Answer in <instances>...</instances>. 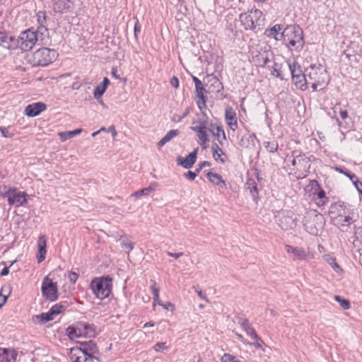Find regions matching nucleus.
Wrapping results in <instances>:
<instances>
[{
    "mask_svg": "<svg viewBox=\"0 0 362 362\" xmlns=\"http://www.w3.org/2000/svg\"><path fill=\"white\" fill-rule=\"evenodd\" d=\"M158 305L162 306L164 309L168 310H171V311H173L175 308L174 305L169 302H168L166 303H158Z\"/></svg>",
    "mask_w": 362,
    "mask_h": 362,
    "instance_id": "57",
    "label": "nucleus"
},
{
    "mask_svg": "<svg viewBox=\"0 0 362 362\" xmlns=\"http://www.w3.org/2000/svg\"><path fill=\"white\" fill-rule=\"evenodd\" d=\"M245 189L250 192V194L256 203L259 199V189L257 184L253 178H248L245 183Z\"/></svg>",
    "mask_w": 362,
    "mask_h": 362,
    "instance_id": "21",
    "label": "nucleus"
},
{
    "mask_svg": "<svg viewBox=\"0 0 362 362\" xmlns=\"http://www.w3.org/2000/svg\"><path fill=\"white\" fill-rule=\"evenodd\" d=\"M57 57L55 49L42 47L33 53L29 62L33 66H45L54 62Z\"/></svg>",
    "mask_w": 362,
    "mask_h": 362,
    "instance_id": "4",
    "label": "nucleus"
},
{
    "mask_svg": "<svg viewBox=\"0 0 362 362\" xmlns=\"http://www.w3.org/2000/svg\"><path fill=\"white\" fill-rule=\"evenodd\" d=\"M66 308L67 305L66 304V302H61L54 305L49 310L50 311V313H52L54 317L63 313L66 309Z\"/></svg>",
    "mask_w": 362,
    "mask_h": 362,
    "instance_id": "34",
    "label": "nucleus"
},
{
    "mask_svg": "<svg viewBox=\"0 0 362 362\" xmlns=\"http://www.w3.org/2000/svg\"><path fill=\"white\" fill-rule=\"evenodd\" d=\"M1 195L6 198L9 205L20 206L27 202L28 194L24 192H20L15 187H8L6 185L2 187Z\"/></svg>",
    "mask_w": 362,
    "mask_h": 362,
    "instance_id": "8",
    "label": "nucleus"
},
{
    "mask_svg": "<svg viewBox=\"0 0 362 362\" xmlns=\"http://www.w3.org/2000/svg\"><path fill=\"white\" fill-rule=\"evenodd\" d=\"M167 255L169 257H174L175 259H178L180 257L183 256V253L182 252L173 253L171 252H167Z\"/></svg>",
    "mask_w": 362,
    "mask_h": 362,
    "instance_id": "64",
    "label": "nucleus"
},
{
    "mask_svg": "<svg viewBox=\"0 0 362 362\" xmlns=\"http://www.w3.org/2000/svg\"><path fill=\"white\" fill-rule=\"evenodd\" d=\"M66 334L68 337L70 339H74V337H80L82 335H79L80 334V329H78V322L76 325V327L74 326H69L66 329Z\"/></svg>",
    "mask_w": 362,
    "mask_h": 362,
    "instance_id": "37",
    "label": "nucleus"
},
{
    "mask_svg": "<svg viewBox=\"0 0 362 362\" xmlns=\"http://www.w3.org/2000/svg\"><path fill=\"white\" fill-rule=\"evenodd\" d=\"M336 169L341 173L344 174L345 176L348 177L350 179V180L355 179L356 175L351 173L348 170L342 169V168H337Z\"/></svg>",
    "mask_w": 362,
    "mask_h": 362,
    "instance_id": "50",
    "label": "nucleus"
},
{
    "mask_svg": "<svg viewBox=\"0 0 362 362\" xmlns=\"http://www.w3.org/2000/svg\"><path fill=\"white\" fill-rule=\"evenodd\" d=\"M0 46L7 49H15L18 42L14 36L9 35L6 31H0Z\"/></svg>",
    "mask_w": 362,
    "mask_h": 362,
    "instance_id": "14",
    "label": "nucleus"
},
{
    "mask_svg": "<svg viewBox=\"0 0 362 362\" xmlns=\"http://www.w3.org/2000/svg\"><path fill=\"white\" fill-rule=\"evenodd\" d=\"M239 18L246 30H254L257 27L260 29V27L264 24V20L262 12L259 9H255L248 13H241Z\"/></svg>",
    "mask_w": 362,
    "mask_h": 362,
    "instance_id": "7",
    "label": "nucleus"
},
{
    "mask_svg": "<svg viewBox=\"0 0 362 362\" xmlns=\"http://www.w3.org/2000/svg\"><path fill=\"white\" fill-rule=\"evenodd\" d=\"M309 254L308 250L303 247H298L294 250L293 259L294 260H303L305 259Z\"/></svg>",
    "mask_w": 362,
    "mask_h": 362,
    "instance_id": "33",
    "label": "nucleus"
},
{
    "mask_svg": "<svg viewBox=\"0 0 362 362\" xmlns=\"http://www.w3.org/2000/svg\"><path fill=\"white\" fill-rule=\"evenodd\" d=\"M82 354L78 346L73 347L70 349L69 357L73 362H80V354Z\"/></svg>",
    "mask_w": 362,
    "mask_h": 362,
    "instance_id": "40",
    "label": "nucleus"
},
{
    "mask_svg": "<svg viewBox=\"0 0 362 362\" xmlns=\"http://www.w3.org/2000/svg\"><path fill=\"white\" fill-rule=\"evenodd\" d=\"M105 131H106L107 133H111L113 138H115V136H117V132L113 125L109 127L107 129L105 128Z\"/></svg>",
    "mask_w": 362,
    "mask_h": 362,
    "instance_id": "63",
    "label": "nucleus"
},
{
    "mask_svg": "<svg viewBox=\"0 0 362 362\" xmlns=\"http://www.w3.org/2000/svg\"><path fill=\"white\" fill-rule=\"evenodd\" d=\"M284 66L282 64H279L278 63H274L273 69L272 71V74L275 76L276 78H280L281 80L284 79Z\"/></svg>",
    "mask_w": 362,
    "mask_h": 362,
    "instance_id": "35",
    "label": "nucleus"
},
{
    "mask_svg": "<svg viewBox=\"0 0 362 362\" xmlns=\"http://www.w3.org/2000/svg\"><path fill=\"white\" fill-rule=\"evenodd\" d=\"M264 144L265 148L270 153H275L278 150L279 146L275 141L264 142Z\"/></svg>",
    "mask_w": 362,
    "mask_h": 362,
    "instance_id": "45",
    "label": "nucleus"
},
{
    "mask_svg": "<svg viewBox=\"0 0 362 362\" xmlns=\"http://www.w3.org/2000/svg\"><path fill=\"white\" fill-rule=\"evenodd\" d=\"M238 323L240 325L248 336L252 337H257V334L253 327H251L249 321L246 318H239Z\"/></svg>",
    "mask_w": 362,
    "mask_h": 362,
    "instance_id": "26",
    "label": "nucleus"
},
{
    "mask_svg": "<svg viewBox=\"0 0 362 362\" xmlns=\"http://www.w3.org/2000/svg\"><path fill=\"white\" fill-rule=\"evenodd\" d=\"M334 298L336 301H337L339 303V305L343 309L348 310L350 308L351 304L348 300L342 298L339 296H334Z\"/></svg>",
    "mask_w": 362,
    "mask_h": 362,
    "instance_id": "44",
    "label": "nucleus"
},
{
    "mask_svg": "<svg viewBox=\"0 0 362 362\" xmlns=\"http://www.w3.org/2000/svg\"><path fill=\"white\" fill-rule=\"evenodd\" d=\"M90 287L96 298L103 300L109 297L111 293L112 278L109 276L94 278L90 282Z\"/></svg>",
    "mask_w": 362,
    "mask_h": 362,
    "instance_id": "5",
    "label": "nucleus"
},
{
    "mask_svg": "<svg viewBox=\"0 0 362 362\" xmlns=\"http://www.w3.org/2000/svg\"><path fill=\"white\" fill-rule=\"evenodd\" d=\"M206 177L209 180V181L214 183V185L220 186L222 188L226 187L225 181L222 179L221 176L218 173L209 172L206 174Z\"/></svg>",
    "mask_w": 362,
    "mask_h": 362,
    "instance_id": "29",
    "label": "nucleus"
},
{
    "mask_svg": "<svg viewBox=\"0 0 362 362\" xmlns=\"http://www.w3.org/2000/svg\"><path fill=\"white\" fill-rule=\"evenodd\" d=\"M119 241L120 243L121 246L124 248L127 249L128 251H131L134 248V243L129 241L128 238L127 236H121L119 239Z\"/></svg>",
    "mask_w": 362,
    "mask_h": 362,
    "instance_id": "41",
    "label": "nucleus"
},
{
    "mask_svg": "<svg viewBox=\"0 0 362 362\" xmlns=\"http://www.w3.org/2000/svg\"><path fill=\"white\" fill-rule=\"evenodd\" d=\"M81 132H82L81 129H76L73 131L61 132V133H59V136H60L62 140L65 141L66 139H71V138L79 134Z\"/></svg>",
    "mask_w": 362,
    "mask_h": 362,
    "instance_id": "39",
    "label": "nucleus"
},
{
    "mask_svg": "<svg viewBox=\"0 0 362 362\" xmlns=\"http://www.w3.org/2000/svg\"><path fill=\"white\" fill-rule=\"evenodd\" d=\"M47 109V105L42 102L33 103L28 105L25 109V114L30 117L37 116Z\"/></svg>",
    "mask_w": 362,
    "mask_h": 362,
    "instance_id": "15",
    "label": "nucleus"
},
{
    "mask_svg": "<svg viewBox=\"0 0 362 362\" xmlns=\"http://www.w3.org/2000/svg\"><path fill=\"white\" fill-rule=\"evenodd\" d=\"M72 3L70 0H56L52 6V9L55 13H64L68 11Z\"/></svg>",
    "mask_w": 362,
    "mask_h": 362,
    "instance_id": "22",
    "label": "nucleus"
},
{
    "mask_svg": "<svg viewBox=\"0 0 362 362\" xmlns=\"http://www.w3.org/2000/svg\"><path fill=\"white\" fill-rule=\"evenodd\" d=\"M47 238L45 235H40L37 240L38 253L37 255V262L40 263L45 259L47 253Z\"/></svg>",
    "mask_w": 362,
    "mask_h": 362,
    "instance_id": "20",
    "label": "nucleus"
},
{
    "mask_svg": "<svg viewBox=\"0 0 362 362\" xmlns=\"http://www.w3.org/2000/svg\"><path fill=\"white\" fill-rule=\"evenodd\" d=\"M151 289L152 291L153 297H157L158 295H159L160 289L157 286V284L154 280H151Z\"/></svg>",
    "mask_w": 362,
    "mask_h": 362,
    "instance_id": "49",
    "label": "nucleus"
},
{
    "mask_svg": "<svg viewBox=\"0 0 362 362\" xmlns=\"http://www.w3.org/2000/svg\"><path fill=\"white\" fill-rule=\"evenodd\" d=\"M78 278V275L77 273L76 272H70L69 274V281L72 283V284H75L76 281H77Z\"/></svg>",
    "mask_w": 362,
    "mask_h": 362,
    "instance_id": "58",
    "label": "nucleus"
},
{
    "mask_svg": "<svg viewBox=\"0 0 362 362\" xmlns=\"http://www.w3.org/2000/svg\"><path fill=\"white\" fill-rule=\"evenodd\" d=\"M292 156L297 157V166L296 170L301 173V175L305 176L307 173L309 172L310 168V160L304 153H302L300 151H293Z\"/></svg>",
    "mask_w": 362,
    "mask_h": 362,
    "instance_id": "12",
    "label": "nucleus"
},
{
    "mask_svg": "<svg viewBox=\"0 0 362 362\" xmlns=\"http://www.w3.org/2000/svg\"><path fill=\"white\" fill-rule=\"evenodd\" d=\"M100 355H89L84 358L83 362H99Z\"/></svg>",
    "mask_w": 362,
    "mask_h": 362,
    "instance_id": "53",
    "label": "nucleus"
},
{
    "mask_svg": "<svg viewBox=\"0 0 362 362\" xmlns=\"http://www.w3.org/2000/svg\"><path fill=\"white\" fill-rule=\"evenodd\" d=\"M308 76H306V72L300 76H298V79L296 78L292 80L293 83L296 86V87L301 90H305L308 88Z\"/></svg>",
    "mask_w": 362,
    "mask_h": 362,
    "instance_id": "27",
    "label": "nucleus"
},
{
    "mask_svg": "<svg viewBox=\"0 0 362 362\" xmlns=\"http://www.w3.org/2000/svg\"><path fill=\"white\" fill-rule=\"evenodd\" d=\"M36 317L39 319V322L41 324H45V322H49L54 319V316L50 311L49 310L47 313H42L39 315H37Z\"/></svg>",
    "mask_w": 362,
    "mask_h": 362,
    "instance_id": "42",
    "label": "nucleus"
},
{
    "mask_svg": "<svg viewBox=\"0 0 362 362\" xmlns=\"http://www.w3.org/2000/svg\"><path fill=\"white\" fill-rule=\"evenodd\" d=\"M154 188L152 186H148V187L143 188L139 189L132 194V197H135L136 198H139L142 196L148 195L151 192H152Z\"/></svg>",
    "mask_w": 362,
    "mask_h": 362,
    "instance_id": "43",
    "label": "nucleus"
},
{
    "mask_svg": "<svg viewBox=\"0 0 362 362\" xmlns=\"http://www.w3.org/2000/svg\"><path fill=\"white\" fill-rule=\"evenodd\" d=\"M165 344V342H158L153 346V349L156 351L167 349L168 346Z\"/></svg>",
    "mask_w": 362,
    "mask_h": 362,
    "instance_id": "54",
    "label": "nucleus"
},
{
    "mask_svg": "<svg viewBox=\"0 0 362 362\" xmlns=\"http://www.w3.org/2000/svg\"><path fill=\"white\" fill-rule=\"evenodd\" d=\"M179 131L177 129L170 130L158 143V147L160 148L163 146L166 143L171 141L174 137L177 136Z\"/></svg>",
    "mask_w": 362,
    "mask_h": 362,
    "instance_id": "30",
    "label": "nucleus"
},
{
    "mask_svg": "<svg viewBox=\"0 0 362 362\" xmlns=\"http://www.w3.org/2000/svg\"><path fill=\"white\" fill-rule=\"evenodd\" d=\"M252 339H254L256 340V342L255 344H253V345L256 347V348H261L262 344H264V341H262V339L259 337L257 336V337H252Z\"/></svg>",
    "mask_w": 362,
    "mask_h": 362,
    "instance_id": "60",
    "label": "nucleus"
},
{
    "mask_svg": "<svg viewBox=\"0 0 362 362\" xmlns=\"http://www.w3.org/2000/svg\"><path fill=\"white\" fill-rule=\"evenodd\" d=\"M211 151L213 157H216L217 151H220L221 154H224L223 151L218 146V145L214 142L211 145Z\"/></svg>",
    "mask_w": 362,
    "mask_h": 362,
    "instance_id": "52",
    "label": "nucleus"
},
{
    "mask_svg": "<svg viewBox=\"0 0 362 362\" xmlns=\"http://www.w3.org/2000/svg\"><path fill=\"white\" fill-rule=\"evenodd\" d=\"M17 356L15 349L0 347V362H16Z\"/></svg>",
    "mask_w": 362,
    "mask_h": 362,
    "instance_id": "19",
    "label": "nucleus"
},
{
    "mask_svg": "<svg viewBox=\"0 0 362 362\" xmlns=\"http://www.w3.org/2000/svg\"><path fill=\"white\" fill-rule=\"evenodd\" d=\"M197 148L194 149L192 153H189L188 156L185 158L178 156L177 158V164L186 169L192 168L197 160Z\"/></svg>",
    "mask_w": 362,
    "mask_h": 362,
    "instance_id": "18",
    "label": "nucleus"
},
{
    "mask_svg": "<svg viewBox=\"0 0 362 362\" xmlns=\"http://www.w3.org/2000/svg\"><path fill=\"white\" fill-rule=\"evenodd\" d=\"M78 344L80 345L78 346L80 351L85 355H100L99 349L93 341H78Z\"/></svg>",
    "mask_w": 362,
    "mask_h": 362,
    "instance_id": "16",
    "label": "nucleus"
},
{
    "mask_svg": "<svg viewBox=\"0 0 362 362\" xmlns=\"http://www.w3.org/2000/svg\"><path fill=\"white\" fill-rule=\"evenodd\" d=\"M206 80L207 83H210V86H209V91L219 92L221 89L223 88L222 83L218 79L217 77H216L213 74L207 76ZM206 86H208V84H206Z\"/></svg>",
    "mask_w": 362,
    "mask_h": 362,
    "instance_id": "24",
    "label": "nucleus"
},
{
    "mask_svg": "<svg viewBox=\"0 0 362 362\" xmlns=\"http://www.w3.org/2000/svg\"><path fill=\"white\" fill-rule=\"evenodd\" d=\"M278 226L284 230L294 228L296 226V218L291 211H282L276 216Z\"/></svg>",
    "mask_w": 362,
    "mask_h": 362,
    "instance_id": "10",
    "label": "nucleus"
},
{
    "mask_svg": "<svg viewBox=\"0 0 362 362\" xmlns=\"http://www.w3.org/2000/svg\"><path fill=\"white\" fill-rule=\"evenodd\" d=\"M78 329H80L79 335H83L88 337H95V332L93 325H90L84 322H78Z\"/></svg>",
    "mask_w": 362,
    "mask_h": 362,
    "instance_id": "23",
    "label": "nucleus"
},
{
    "mask_svg": "<svg viewBox=\"0 0 362 362\" xmlns=\"http://www.w3.org/2000/svg\"><path fill=\"white\" fill-rule=\"evenodd\" d=\"M0 132L2 136L5 138H11L13 136V134L9 132V129L7 127H0Z\"/></svg>",
    "mask_w": 362,
    "mask_h": 362,
    "instance_id": "51",
    "label": "nucleus"
},
{
    "mask_svg": "<svg viewBox=\"0 0 362 362\" xmlns=\"http://www.w3.org/2000/svg\"><path fill=\"white\" fill-rule=\"evenodd\" d=\"M105 91L106 89L104 87H103L100 83L95 87L93 92V96L96 100H98L100 98H101V97L103 96Z\"/></svg>",
    "mask_w": 362,
    "mask_h": 362,
    "instance_id": "46",
    "label": "nucleus"
},
{
    "mask_svg": "<svg viewBox=\"0 0 362 362\" xmlns=\"http://www.w3.org/2000/svg\"><path fill=\"white\" fill-rule=\"evenodd\" d=\"M351 210L344 202H335L331 204L329 209V215L332 219H334L342 226L346 223H350L352 218L350 216Z\"/></svg>",
    "mask_w": 362,
    "mask_h": 362,
    "instance_id": "6",
    "label": "nucleus"
},
{
    "mask_svg": "<svg viewBox=\"0 0 362 362\" xmlns=\"http://www.w3.org/2000/svg\"><path fill=\"white\" fill-rule=\"evenodd\" d=\"M238 361V360H236L234 356L229 354H224L221 358V362H237Z\"/></svg>",
    "mask_w": 362,
    "mask_h": 362,
    "instance_id": "48",
    "label": "nucleus"
},
{
    "mask_svg": "<svg viewBox=\"0 0 362 362\" xmlns=\"http://www.w3.org/2000/svg\"><path fill=\"white\" fill-rule=\"evenodd\" d=\"M216 132H212L210 130V132L213 134V135L216 138L218 141L221 145H223V141L226 140V136L224 130L223 128L220 126H216Z\"/></svg>",
    "mask_w": 362,
    "mask_h": 362,
    "instance_id": "36",
    "label": "nucleus"
},
{
    "mask_svg": "<svg viewBox=\"0 0 362 362\" xmlns=\"http://www.w3.org/2000/svg\"><path fill=\"white\" fill-rule=\"evenodd\" d=\"M283 26L280 24H276L273 27L266 29L265 30V35L268 37H274L275 39L276 37H280V33L279 32L281 30L283 31Z\"/></svg>",
    "mask_w": 362,
    "mask_h": 362,
    "instance_id": "32",
    "label": "nucleus"
},
{
    "mask_svg": "<svg viewBox=\"0 0 362 362\" xmlns=\"http://www.w3.org/2000/svg\"><path fill=\"white\" fill-rule=\"evenodd\" d=\"M225 119H226L227 124H228V122H233L235 120H237L236 113L231 107L228 106L226 108Z\"/></svg>",
    "mask_w": 362,
    "mask_h": 362,
    "instance_id": "38",
    "label": "nucleus"
},
{
    "mask_svg": "<svg viewBox=\"0 0 362 362\" xmlns=\"http://www.w3.org/2000/svg\"><path fill=\"white\" fill-rule=\"evenodd\" d=\"M192 80L195 84V89L197 96L199 100L197 101V104L200 110L206 107V97L204 95V93L206 92L202 82L196 76H192Z\"/></svg>",
    "mask_w": 362,
    "mask_h": 362,
    "instance_id": "13",
    "label": "nucleus"
},
{
    "mask_svg": "<svg viewBox=\"0 0 362 362\" xmlns=\"http://www.w3.org/2000/svg\"><path fill=\"white\" fill-rule=\"evenodd\" d=\"M280 37H276V40H281L283 44L291 50L300 51L305 45L303 31L302 28L296 24L288 25L280 33Z\"/></svg>",
    "mask_w": 362,
    "mask_h": 362,
    "instance_id": "1",
    "label": "nucleus"
},
{
    "mask_svg": "<svg viewBox=\"0 0 362 362\" xmlns=\"http://www.w3.org/2000/svg\"><path fill=\"white\" fill-rule=\"evenodd\" d=\"M37 23L39 24L38 31L41 33H42L43 31H47V29L45 25L47 21V16L45 11H40L37 14Z\"/></svg>",
    "mask_w": 362,
    "mask_h": 362,
    "instance_id": "31",
    "label": "nucleus"
},
{
    "mask_svg": "<svg viewBox=\"0 0 362 362\" xmlns=\"http://www.w3.org/2000/svg\"><path fill=\"white\" fill-rule=\"evenodd\" d=\"M317 197L320 199H322V202L323 204H325L326 202L328 201V197H326V194H325V192L322 189H320L317 193Z\"/></svg>",
    "mask_w": 362,
    "mask_h": 362,
    "instance_id": "55",
    "label": "nucleus"
},
{
    "mask_svg": "<svg viewBox=\"0 0 362 362\" xmlns=\"http://www.w3.org/2000/svg\"><path fill=\"white\" fill-rule=\"evenodd\" d=\"M360 195H362V182L356 175L355 179L351 180Z\"/></svg>",
    "mask_w": 362,
    "mask_h": 362,
    "instance_id": "47",
    "label": "nucleus"
},
{
    "mask_svg": "<svg viewBox=\"0 0 362 362\" xmlns=\"http://www.w3.org/2000/svg\"><path fill=\"white\" fill-rule=\"evenodd\" d=\"M303 223L306 231L313 235H317L324 228L325 219L323 216L315 210L310 211L305 214Z\"/></svg>",
    "mask_w": 362,
    "mask_h": 362,
    "instance_id": "3",
    "label": "nucleus"
},
{
    "mask_svg": "<svg viewBox=\"0 0 362 362\" xmlns=\"http://www.w3.org/2000/svg\"><path fill=\"white\" fill-rule=\"evenodd\" d=\"M170 84L173 87L177 88L179 87V79L176 76H173L170 80Z\"/></svg>",
    "mask_w": 362,
    "mask_h": 362,
    "instance_id": "62",
    "label": "nucleus"
},
{
    "mask_svg": "<svg viewBox=\"0 0 362 362\" xmlns=\"http://www.w3.org/2000/svg\"><path fill=\"white\" fill-rule=\"evenodd\" d=\"M18 47L23 51L30 50L37 41V32L28 29L21 33L18 39Z\"/></svg>",
    "mask_w": 362,
    "mask_h": 362,
    "instance_id": "9",
    "label": "nucleus"
},
{
    "mask_svg": "<svg viewBox=\"0 0 362 362\" xmlns=\"http://www.w3.org/2000/svg\"><path fill=\"white\" fill-rule=\"evenodd\" d=\"M308 84H311L313 91L325 88L329 81L327 70L321 64H311L305 69Z\"/></svg>",
    "mask_w": 362,
    "mask_h": 362,
    "instance_id": "2",
    "label": "nucleus"
},
{
    "mask_svg": "<svg viewBox=\"0 0 362 362\" xmlns=\"http://www.w3.org/2000/svg\"><path fill=\"white\" fill-rule=\"evenodd\" d=\"M185 177L187 179H188V180H189L192 181V180H194L195 179V177H197V173H194V172H192V171H190V170H189V171H188L187 173H186L185 174Z\"/></svg>",
    "mask_w": 362,
    "mask_h": 362,
    "instance_id": "59",
    "label": "nucleus"
},
{
    "mask_svg": "<svg viewBox=\"0 0 362 362\" xmlns=\"http://www.w3.org/2000/svg\"><path fill=\"white\" fill-rule=\"evenodd\" d=\"M141 32V26L139 20L136 18V22L134 27V33L135 38H137L138 34Z\"/></svg>",
    "mask_w": 362,
    "mask_h": 362,
    "instance_id": "56",
    "label": "nucleus"
},
{
    "mask_svg": "<svg viewBox=\"0 0 362 362\" xmlns=\"http://www.w3.org/2000/svg\"><path fill=\"white\" fill-rule=\"evenodd\" d=\"M256 141L257 137L255 134H247L241 138L239 144L243 148H252L255 146Z\"/></svg>",
    "mask_w": 362,
    "mask_h": 362,
    "instance_id": "25",
    "label": "nucleus"
},
{
    "mask_svg": "<svg viewBox=\"0 0 362 362\" xmlns=\"http://www.w3.org/2000/svg\"><path fill=\"white\" fill-rule=\"evenodd\" d=\"M42 293L44 298L50 301H55L58 299V287L56 282H54L48 276H45L42 284Z\"/></svg>",
    "mask_w": 362,
    "mask_h": 362,
    "instance_id": "11",
    "label": "nucleus"
},
{
    "mask_svg": "<svg viewBox=\"0 0 362 362\" xmlns=\"http://www.w3.org/2000/svg\"><path fill=\"white\" fill-rule=\"evenodd\" d=\"M222 156H226V154L225 153L221 154L220 151H217L216 157H213V158H214L215 160L220 161L221 163H224L225 159L221 157Z\"/></svg>",
    "mask_w": 362,
    "mask_h": 362,
    "instance_id": "61",
    "label": "nucleus"
},
{
    "mask_svg": "<svg viewBox=\"0 0 362 362\" xmlns=\"http://www.w3.org/2000/svg\"><path fill=\"white\" fill-rule=\"evenodd\" d=\"M191 129L193 132L197 133V136L200 140V144L202 146L204 149L206 148V143L209 141L208 134L206 132V125L205 122L200 123L199 126L191 127Z\"/></svg>",
    "mask_w": 362,
    "mask_h": 362,
    "instance_id": "17",
    "label": "nucleus"
},
{
    "mask_svg": "<svg viewBox=\"0 0 362 362\" xmlns=\"http://www.w3.org/2000/svg\"><path fill=\"white\" fill-rule=\"evenodd\" d=\"M288 69L291 72L292 80L298 79V76L303 74L300 66L296 62H288Z\"/></svg>",
    "mask_w": 362,
    "mask_h": 362,
    "instance_id": "28",
    "label": "nucleus"
}]
</instances>
